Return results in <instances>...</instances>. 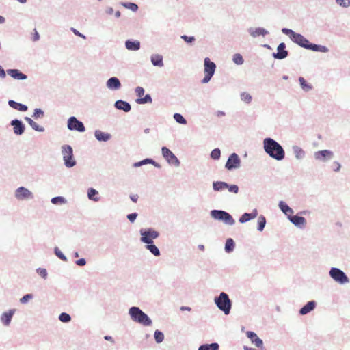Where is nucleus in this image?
Listing matches in <instances>:
<instances>
[{
	"label": "nucleus",
	"instance_id": "1",
	"mask_svg": "<svg viewBox=\"0 0 350 350\" xmlns=\"http://www.w3.org/2000/svg\"><path fill=\"white\" fill-rule=\"evenodd\" d=\"M282 32L284 35L288 36L292 42L304 49L314 52H329V49L326 46L311 43L303 35L299 33H296L291 29L284 27L282 29Z\"/></svg>",
	"mask_w": 350,
	"mask_h": 350
},
{
	"label": "nucleus",
	"instance_id": "2",
	"mask_svg": "<svg viewBox=\"0 0 350 350\" xmlns=\"http://www.w3.org/2000/svg\"><path fill=\"white\" fill-rule=\"evenodd\" d=\"M263 150L271 158L280 161L285 158V151L282 145L271 137L263 139Z\"/></svg>",
	"mask_w": 350,
	"mask_h": 350
},
{
	"label": "nucleus",
	"instance_id": "3",
	"mask_svg": "<svg viewBox=\"0 0 350 350\" xmlns=\"http://www.w3.org/2000/svg\"><path fill=\"white\" fill-rule=\"evenodd\" d=\"M128 313L131 319L138 324L143 326H151L152 325V321L149 316L137 306H131L129 309Z\"/></svg>",
	"mask_w": 350,
	"mask_h": 350
},
{
	"label": "nucleus",
	"instance_id": "4",
	"mask_svg": "<svg viewBox=\"0 0 350 350\" xmlns=\"http://www.w3.org/2000/svg\"><path fill=\"white\" fill-rule=\"evenodd\" d=\"M214 302L217 307L225 314H230L232 302L226 293L221 292L218 296L215 297Z\"/></svg>",
	"mask_w": 350,
	"mask_h": 350
},
{
	"label": "nucleus",
	"instance_id": "5",
	"mask_svg": "<svg viewBox=\"0 0 350 350\" xmlns=\"http://www.w3.org/2000/svg\"><path fill=\"white\" fill-rule=\"evenodd\" d=\"M329 277L336 283L345 285L350 282V279L347 274L338 267H331L329 271Z\"/></svg>",
	"mask_w": 350,
	"mask_h": 350
},
{
	"label": "nucleus",
	"instance_id": "6",
	"mask_svg": "<svg viewBox=\"0 0 350 350\" xmlns=\"http://www.w3.org/2000/svg\"><path fill=\"white\" fill-rule=\"evenodd\" d=\"M212 218L223 221L225 224L232 226L235 224V220L232 216L228 212L223 210H212L210 212Z\"/></svg>",
	"mask_w": 350,
	"mask_h": 350
},
{
	"label": "nucleus",
	"instance_id": "7",
	"mask_svg": "<svg viewBox=\"0 0 350 350\" xmlns=\"http://www.w3.org/2000/svg\"><path fill=\"white\" fill-rule=\"evenodd\" d=\"M62 154L64 165L68 168L74 167L77 162L74 159L73 150L70 145H64L62 146Z\"/></svg>",
	"mask_w": 350,
	"mask_h": 350
},
{
	"label": "nucleus",
	"instance_id": "8",
	"mask_svg": "<svg viewBox=\"0 0 350 350\" xmlns=\"http://www.w3.org/2000/svg\"><path fill=\"white\" fill-rule=\"evenodd\" d=\"M161 154L166 162L170 165L178 167L180 165V162L177 157L166 146L161 148Z\"/></svg>",
	"mask_w": 350,
	"mask_h": 350
},
{
	"label": "nucleus",
	"instance_id": "9",
	"mask_svg": "<svg viewBox=\"0 0 350 350\" xmlns=\"http://www.w3.org/2000/svg\"><path fill=\"white\" fill-rule=\"evenodd\" d=\"M139 234L142 243L156 239L159 237V232L152 228H141L139 230Z\"/></svg>",
	"mask_w": 350,
	"mask_h": 350
},
{
	"label": "nucleus",
	"instance_id": "10",
	"mask_svg": "<svg viewBox=\"0 0 350 350\" xmlns=\"http://www.w3.org/2000/svg\"><path fill=\"white\" fill-rule=\"evenodd\" d=\"M14 197L20 201L30 200L34 198L33 193L25 187H19L14 191Z\"/></svg>",
	"mask_w": 350,
	"mask_h": 350
},
{
	"label": "nucleus",
	"instance_id": "11",
	"mask_svg": "<svg viewBox=\"0 0 350 350\" xmlns=\"http://www.w3.org/2000/svg\"><path fill=\"white\" fill-rule=\"evenodd\" d=\"M67 128L70 131H77L81 133L85 131L83 123L75 116H71L68 119Z\"/></svg>",
	"mask_w": 350,
	"mask_h": 350
},
{
	"label": "nucleus",
	"instance_id": "12",
	"mask_svg": "<svg viewBox=\"0 0 350 350\" xmlns=\"http://www.w3.org/2000/svg\"><path fill=\"white\" fill-rule=\"evenodd\" d=\"M241 159L237 153H232L228 158V160L225 164V167L228 171H232L235 169H238L241 167Z\"/></svg>",
	"mask_w": 350,
	"mask_h": 350
},
{
	"label": "nucleus",
	"instance_id": "13",
	"mask_svg": "<svg viewBox=\"0 0 350 350\" xmlns=\"http://www.w3.org/2000/svg\"><path fill=\"white\" fill-rule=\"evenodd\" d=\"M334 157V154L332 150H323L314 152V158L316 161L323 163H326Z\"/></svg>",
	"mask_w": 350,
	"mask_h": 350
},
{
	"label": "nucleus",
	"instance_id": "14",
	"mask_svg": "<svg viewBox=\"0 0 350 350\" xmlns=\"http://www.w3.org/2000/svg\"><path fill=\"white\" fill-rule=\"evenodd\" d=\"M10 124L12 126L13 133L16 135H22L25 131V125L21 120L13 119L10 121Z\"/></svg>",
	"mask_w": 350,
	"mask_h": 350
},
{
	"label": "nucleus",
	"instance_id": "15",
	"mask_svg": "<svg viewBox=\"0 0 350 350\" xmlns=\"http://www.w3.org/2000/svg\"><path fill=\"white\" fill-rule=\"evenodd\" d=\"M288 55V51L286 50V44L281 42L277 47V52L273 53L272 56L276 59H284Z\"/></svg>",
	"mask_w": 350,
	"mask_h": 350
},
{
	"label": "nucleus",
	"instance_id": "16",
	"mask_svg": "<svg viewBox=\"0 0 350 350\" xmlns=\"http://www.w3.org/2000/svg\"><path fill=\"white\" fill-rule=\"evenodd\" d=\"M293 224L299 228H304L306 226V219L305 217L298 215L288 216V219Z\"/></svg>",
	"mask_w": 350,
	"mask_h": 350
},
{
	"label": "nucleus",
	"instance_id": "17",
	"mask_svg": "<svg viewBox=\"0 0 350 350\" xmlns=\"http://www.w3.org/2000/svg\"><path fill=\"white\" fill-rule=\"evenodd\" d=\"M247 337L250 340L256 347L263 349V341L260 339L257 334L252 331H247L246 332Z\"/></svg>",
	"mask_w": 350,
	"mask_h": 350
},
{
	"label": "nucleus",
	"instance_id": "18",
	"mask_svg": "<svg viewBox=\"0 0 350 350\" xmlns=\"http://www.w3.org/2000/svg\"><path fill=\"white\" fill-rule=\"evenodd\" d=\"M107 88L113 91L118 90L121 88L120 79L116 77H111L106 82Z\"/></svg>",
	"mask_w": 350,
	"mask_h": 350
},
{
	"label": "nucleus",
	"instance_id": "19",
	"mask_svg": "<svg viewBox=\"0 0 350 350\" xmlns=\"http://www.w3.org/2000/svg\"><path fill=\"white\" fill-rule=\"evenodd\" d=\"M7 74L10 75L12 78L16 80H26L27 79V75L22 72L21 70L16 68H10L6 70Z\"/></svg>",
	"mask_w": 350,
	"mask_h": 350
},
{
	"label": "nucleus",
	"instance_id": "20",
	"mask_svg": "<svg viewBox=\"0 0 350 350\" xmlns=\"http://www.w3.org/2000/svg\"><path fill=\"white\" fill-rule=\"evenodd\" d=\"M247 31L250 33V35L254 38L260 36L265 37V36L269 34V31L263 27H250L247 29Z\"/></svg>",
	"mask_w": 350,
	"mask_h": 350
},
{
	"label": "nucleus",
	"instance_id": "21",
	"mask_svg": "<svg viewBox=\"0 0 350 350\" xmlns=\"http://www.w3.org/2000/svg\"><path fill=\"white\" fill-rule=\"evenodd\" d=\"M317 302L314 300L309 301L305 304L303 307H301L299 310V313L300 315H306L310 312L311 311L314 310L316 308Z\"/></svg>",
	"mask_w": 350,
	"mask_h": 350
},
{
	"label": "nucleus",
	"instance_id": "22",
	"mask_svg": "<svg viewBox=\"0 0 350 350\" xmlns=\"http://www.w3.org/2000/svg\"><path fill=\"white\" fill-rule=\"evenodd\" d=\"M204 73H209L211 75H214L216 69V64L213 62L211 61V59L208 57H206L204 59Z\"/></svg>",
	"mask_w": 350,
	"mask_h": 350
},
{
	"label": "nucleus",
	"instance_id": "23",
	"mask_svg": "<svg viewBox=\"0 0 350 350\" xmlns=\"http://www.w3.org/2000/svg\"><path fill=\"white\" fill-rule=\"evenodd\" d=\"M15 310L11 309L3 312L1 316V321L5 326L10 325L12 319L14 314Z\"/></svg>",
	"mask_w": 350,
	"mask_h": 350
},
{
	"label": "nucleus",
	"instance_id": "24",
	"mask_svg": "<svg viewBox=\"0 0 350 350\" xmlns=\"http://www.w3.org/2000/svg\"><path fill=\"white\" fill-rule=\"evenodd\" d=\"M114 107L118 110L123 111L124 112H129L131 109L130 103L123 100H116L114 103Z\"/></svg>",
	"mask_w": 350,
	"mask_h": 350
},
{
	"label": "nucleus",
	"instance_id": "25",
	"mask_svg": "<svg viewBox=\"0 0 350 350\" xmlns=\"http://www.w3.org/2000/svg\"><path fill=\"white\" fill-rule=\"evenodd\" d=\"M141 43L139 40L129 39L125 41V47L129 51H136L139 50Z\"/></svg>",
	"mask_w": 350,
	"mask_h": 350
},
{
	"label": "nucleus",
	"instance_id": "26",
	"mask_svg": "<svg viewBox=\"0 0 350 350\" xmlns=\"http://www.w3.org/2000/svg\"><path fill=\"white\" fill-rule=\"evenodd\" d=\"M8 105L11 108L21 112H25L28 110V107L26 105L18 103L14 100H9L8 101Z\"/></svg>",
	"mask_w": 350,
	"mask_h": 350
},
{
	"label": "nucleus",
	"instance_id": "27",
	"mask_svg": "<svg viewBox=\"0 0 350 350\" xmlns=\"http://www.w3.org/2000/svg\"><path fill=\"white\" fill-rule=\"evenodd\" d=\"M94 137L98 142H106L111 139V135L100 130L94 131Z\"/></svg>",
	"mask_w": 350,
	"mask_h": 350
},
{
	"label": "nucleus",
	"instance_id": "28",
	"mask_svg": "<svg viewBox=\"0 0 350 350\" xmlns=\"http://www.w3.org/2000/svg\"><path fill=\"white\" fill-rule=\"evenodd\" d=\"M278 207L280 211L287 217L291 216L294 213V211L285 202L280 201L278 203Z\"/></svg>",
	"mask_w": 350,
	"mask_h": 350
},
{
	"label": "nucleus",
	"instance_id": "29",
	"mask_svg": "<svg viewBox=\"0 0 350 350\" xmlns=\"http://www.w3.org/2000/svg\"><path fill=\"white\" fill-rule=\"evenodd\" d=\"M292 150L297 160H302L306 157V152L299 146L293 145Z\"/></svg>",
	"mask_w": 350,
	"mask_h": 350
},
{
	"label": "nucleus",
	"instance_id": "30",
	"mask_svg": "<svg viewBox=\"0 0 350 350\" xmlns=\"http://www.w3.org/2000/svg\"><path fill=\"white\" fill-rule=\"evenodd\" d=\"M150 61L154 66L163 67L164 66L163 57L161 55L152 54L150 56Z\"/></svg>",
	"mask_w": 350,
	"mask_h": 350
},
{
	"label": "nucleus",
	"instance_id": "31",
	"mask_svg": "<svg viewBox=\"0 0 350 350\" xmlns=\"http://www.w3.org/2000/svg\"><path fill=\"white\" fill-rule=\"evenodd\" d=\"M24 120L29 124V126L36 131L38 132H44L45 129L38 124L35 121H33L31 118L27 116L24 118Z\"/></svg>",
	"mask_w": 350,
	"mask_h": 350
},
{
	"label": "nucleus",
	"instance_id": "32",
	"mask_svg": "<svg viewBox=\"0 0 350 350\" xmlns=\"http://www.w3.org/2000/svg\"><path fill=\"white\" fill-rule=\"evenodd\" d=\"M298 80L299 82L300 87L303 91L307 92L312 90L313 86L312 85V84L308 83L303 77H299Z\"/></svg>",
	"mask_w": 350,
	"mask_h": 350
},
{
	"label": "nucleus",
	"instance_id": "33",
	"mask_svg": "<svg viewBox=\"0 0 350 350\" xmlns=\"http://www.w3.org/2000/svg\"><path fill=\"white\" fill-rule=\"evenodd\" d=\"M226 183L224 181L213 182V189L215 191L221 192L226 189Z\"/></svg>",
	"mask_w": 350,
	"mask_h": 350
},
{
	"label": "nucleus",
	"instance_id": "34",
	"mask_svg": "<svg viewBox=\"0 0 350 350\" xmlns=\"http://www.w3.org/2000/svg\"><path fill=\"white\" fill-rule=\"evenodd\" d=\"M235 247V242L232 238H228L226 241L224 250L226 253H231Z\"/></svg>",
	"mask_w": 350,
	"mask_h": 350
},
{
	"label": "nucleus",
	"instance_id": "35",
	"mask_svg": "<svg viewBox=\"0 0 350 350\" xmlns=\"http://www.w3.org/2000/svg\"><path fill=\"white\" fill-rule=\"evenodd\" d=\"M98 192L94 188H89L88 189V197L90 200L94 202H98L100 200V198L98 197Z\"/></svg>",
	"mask_w": 350,
	"mask_h": 350
},
{
	"label": "nucleus",
	"instance_id": "36",
	"mask_svg": "<svg viewBox=\"0 0 350 350\" xmlns=\"http://www.w3.org/2000/svg\"><path fill=\"white\" fill-rule=\"evenodd\" d=\"M219 345L217 342H212L200 345L198 350H219Z\"/></svg>",
	"mask_w": 350,
	"mask_h": 350
},
{
	"label": "nucleus",
	"instance_id": "37",
	"mask_svg": "<svg viewBox=\"0 0 350 350\" xmlns=\"http://www.w3.org/2000/svg\"><path fill=\"white\" fill-rule=\"evenodd\" d=\"M139 161H140L141 166L147 165V164H151L157 168L161 167V165L159 163L156 162L153 159H151V158H146Z\"/></svg>",
	"mask_w": 350,
	"mask_h": 350
},
{
	"label": "nucleus",
	"instance_id": "38",
	"mask_svg": "<svg viewBox=\"0 0 350 350\" xmlns=\"http://www.w3.org/2000/svg\"><path fill=\"white\" fill-rule=\"evenodd\" d=\"M266 222L267 221H266L265 217L262 215H260L258 217V221H257V223H258L257 230L260 232H262L265 227Z\"/></svg>",
	"mask_w": 350,
	"mask_h": 350
},
{
	"label": "nucleus",
	"instance_id": "39",
	"mask_svg": "<svg viewBox=\"0 0 350 350\" xmlns=\"http://www.w3.org/2000/svg\"><path fill=\"white\" fill-rule=\"evenodd\" d=\"M145 248L148 250L152 255L158 257L161 255L159 249L155 245H145Z\"/></svg>",
	"mask_w": 350,
	"mask_h": 350
},
{
	"label": "nucleus",
	"instance_id": "40",
	"mask_svg": "<svg viewBox=\"0 0 350 350\" xmlns=\"http://www.w3.org/2000/svg\"><path fill=\"white\" fill-rule=\"evenodd\" d=\"M51 202L53 204H64L67 202L66 199L62 196H55L51 198Z\"/></svg>",
	"mask_w": 350,
	"mask_h": 350
},
{
	"label": "nucleus",
	"instance_id": "41",
	"mask_svg": "<svg viewBox=\"0 0 350 350\" xmlns=\"http://www.w3.org/2000/svg\"><path fill=\"white\" fill-rule=\"evenodd\" d=\"M121 5L124 8L129 9L134 12H137L139 8L138 5L136 3L132 2H122Z\"/></svg>",
	"mask_w": 350,
	"mask_h": 350
},
{
	"label": "nucleus",
	"instance_id": "42",
	"mask_svg": "<svg viewBox=\"0 0 350 350\" xmlns=\"http://www.w3.org/2000/svg\"><path fill=\"white\" fill-rule=\"evenodd\" d=\"M152 102V99L149 94H146L143 98L141 97L136 99L137 104L151 103Z\"/></svg>",
	"mask_w": 350,
	"mask_h": 350
},
{
	"label": "nucleus",
	"instance_id": "43",
	"mask_svg": "<svg viewBox=\"0 0 350 350\" xmlns=\"http://www.w3.org/2000/svg\"><path fill=\"white\" fill-rule=\"evenodd\" d=\"M173 118L174 120L178 124H186L187 123L186 119L180 113H175L173 115Z\"/></svg>",
	"mask_w": 350,
	"mask_h": 350
},
{
	"label": "nucleus",
	"instance_id": "44",
	"mask_svg": "<svg viewBox=\"0 0 350 350\" xmlns=\"http://www.w3.org/2000/svg\"><path fill=\"white\" fill-rule=\"evenodd\" d=\"M44 116V111L40 108H36L34 109L32 117L34 119H41Z\"/></svg>",
	"mask_w": 350,
	"mask_h": 350
},
{
	"label": "nucleus",
	"instance_id": "45",
	"mask_svg": "<svg viewBox=\"0 0 350 350\" xmlns=\"http://www.w3.org/2000/svg\"><path fill=\"white\" fill-rule=\"evenodd\" d=\"M59 320L62 323H69L71 321V316L66 312H62L58 317Z\"/></svg>",
	"mask_w": 350,
	"mask_h": 350
},
{
	"label": "nucleus",
	"instance_id": "46",
	"mask_svg": "<svg viewBox=\"0 0 350 350\" xmlns=\"http://www.w3.org/2000/svg\"><path fill=\"white\" fill-rule=\"evenodd\" d=\"M154 338L157 343H161L164 340V334L161 331L156 330L154 333Z\"/></svg>",
	"mask_w": 350,
	"mask_h": 350
},
{
	"label": "nucleus",
	"instance_id": "47",
	"mask_svg": "<svg viewBox=\"0 0 350 350\" xmlns=\"http://www.w3.org/2000/svg\"><path fill=\"white\" fill-rule=\"evenodd\" d=\"M226 189H228V191L230 193H234V194L238 193L239 191V188L237 185H234V184L230 185L227 183H226Z\"/></svg>",
	"mask_w": 350,
	"mask_h": 350
},
{
	"label": "nucleus",
	"instance_id": "48",
	"mask_svg": "<svg viewBox=\"0 0 350 350\" xmlns=\"http://www.w3.org/2000/svg\"><path fill=\"white\" fill-rule=\"evenodd\" d=\"M54 254L62 261L67 262V257L62 253V252L59 250V247H55L54 248Z\"/></svg>",
	"mask_w": 350,
	"mask_h": 350
},
{
	"label": "nucleus",
	"instance_id": "49",
	"mask_svg": "<svg viewBox=\"0 0 350 350\" xmlns=\"http://www.w3.org/2000/svg\"><path fill=\"white\" fill-rule=\"evenodd\" d=\"M241 100L247 104H250L252 100V96L247 92H242L241 94Z\"/></svg>",
	"mask_w": 350,
	"mask_h": 350
},
{
	"label": "nucleus",
	"instance_id": "50",
	"mask_svg": "<svg viewBox=\"0 0 350 350\" xmlns=\"http://www.w3.org/2000/svg\"><path fill=\"white\" fill-rule=\"evenodd\" d=\"M232 61L237 65H242L244 62L243 56L239 53H236L233 55Z\"/></svg>",
	"mask_w": 350,
	"mask_h": 350
},
{
	"label": "nucleus",
	"instance_id": "51",
	"mask_svg": "<svg viewBox=\"0 0 350 350\" xmlns=\"http://www.w3.org/2000/svg\"><path fill=\"white\" fill-rule=\"evenodd\" d=\"M211 158L213 160H219L221 157V150L219 148H216L211 152Z\"/></svg>",
	"mask_w": 350,
	"mask_h": 350
},
{
	"label": "nucleus",
	"instance_id": "52",
	"mask_svg": "<svg viewBox=\"0 0 350 350\" xmlns=\"http://www.w3.org/2000/svg\"><path fill=\"white\" fill-rule=\"evenodd\" d=\"M337 5L339 6L347 8L350 7V0H335Z\"/></svg>",
	"mask_w": 350,
	"mask_h": 350
},
{
	"label": "nucleus",
	"instance_id": "53",
	"mask_svg": "<svg viewBox=\"0 0 350 350\" xmlns=\"http://www.w3.org/2000/svg\"><path fill=\"white\" fill-rule=\"evenodd\" d=\"M250 220H252V219L249 213H245L239 217V221L241 224H244Z\"/></svg>",
	"mask_w": 350,
	"mask_h": 350
},
{
	"label": "nucleus",
	"instance_id": "54",
	"mask_svg": "<svg viewBox=\"0 0 350 350\" xmlns=\"http://www.w3.org/2000/svg\"><path fill=\"white\" fill-rule=\"evenodd\" d=\"M36 273L43 279L46 280L47 278L48 273L46 269L38 268L36 269Z\"/></svg>",
	"mask_w": 350,
	"mask_h": 350
},
{
	"label": "nucleus",
	"instance_id": "55",
	"mask_svg": "<svg viewBox=\"0 0 350 350\" xmlns=\"http://www.w3.org/2000/svg\"><path fill=\"white\" fill-rule=\"evenodd\" d=\"M180 38L188 44H192L196 40L194 36H188L187 35H183L180 36Z\"/></svg>",
	"mask_w": 350,
	"mask_h": 350
},
{
	"label": "nucleus",
	"instance_id": "56",
	"mask_svg": "<svg viewBox=\"0 0 350 350\" xmlns=\"http://www.w3.org/2000/svg\"><path fill=\"white\" fill-rule=\"evenodd\" d=\"M32 298H33L32 294H30V293L26 294L22 298L20 299V302L21 304H26L27 301H29Z\"/></svg>",
	"mask_w": 350,
	"mask_h": 350
},
{
	"label": "nucleus",
	"instance_id": "57",
	"mask_svg": "<svg viewBox=\"0 0 350 350\" xmlns=\"http://www.w3.org/2000/svg\"><path fill=\"white\" fill-rule=\"evenodd\" d=\"M135 92L139 98H141L144 94V89L142 87L138 86L135 88Z\"/></svg>",
	"mask_w": 350,
	"mask_h": 350
},
{
	"label": "nucleus",
	"instance_id": "58",
	"mask_svg": "<svg viewBox=\"0 0 350 350\" xmlns=\"http://www.w3.org/2000/svg\"><path fill=\"white\" fill-rule=\"evenodd\" d=\"M137 216H138V214L137 213H132L127 215L126 217L131 223H133L135 221Z\"/></svg>",
	"mask_w": 350,
	"mask_h": 350
},
{
	"label": "nucleus",
	"instance_id": "59",
	"mask_svg": "<svg viewBox=\"0 0 350 350\" xmlns=\"http://www.w3.org/2000/svg\"><path fill=\"white\" fill-rule=\"evenodd\" d=\"M213 75H211L209 73H204V77L202 81V83H206L208 82H209L211 79V78L213 77Z\"/></svg>",
	"mask_w": 350,
	"mask_h": 350
},
{
	"label": "nucleus",
	"instance_id": "60",
	"mask_svg": "<svg viewBox=\"0 0 350 350\" xmlns=\"http://www.w3.org/2000/svg\"><path fill=\"white\" fill-rule=\"evenodd\" d=\"M332 165H333V170L335 172H338L340 170L341 165L339 162L334 161Z\"/></svg>",
	"mask_w": 350,
	"mask_h": 350
},
{
	"label": "nucleus",
	"instance_id": "61",
	"mask_svg": "<svg viewBox=\"0 0 350 350\" xmlns=\"http://www.w3.org/2000/svg\"><path fill=\"white\" fill-rule=\"evenodd\" d=\"M40 36L39 33L37 31L36 29H34L33 36H32V40L33 42H37L40 40Z\"/></svg>",
	"mask_w": 350,
	"mask_h": 350
},
{
	"label": "nucleus",
	"instance_id": "62",
	"mask_svg": "<svg viewBox=\"0 0 350 350\" xmlns=\"http://www.w3.org/2000/svg\"><path fill=\"white\" fill-rule=\"evenodd\" d=\"M70 30L73 32V33L79 37H81L83 39H85L86 37L85 35L82 34L81 33H80L78 30H77L76 29H75L74 27H71L70 28Z\"/></svg>",
	"mask_w": 350,
	"mask_h": 350
},
{
	"label": "nucleus",
	"instance_id": "63",
	"mask_svg": "<svg viewBox=\"0 0 350 350\" xmlns=\"http://www.w3.org/2000/svg\"><path fill=\"white\" fill-rule=\"evenodd\" d=\"M86 260L83 258H80L75 261V264L78 266L83 267L86 265Z\"/></svg>",
	"mask_w": 350,
	"mask_h": 350
},
{
	"label": "nucleus",
	"instance_id": "64",
	"mask_svg": "<svg viewBox=\"0 0 350 350\" xmlns=\"http://www.w3.org/2000/svg\"><path fill=\"white\" fill-rule=\"evenodd\" d=\"M250 215L251 219H253L258 216V212L256 208L252 210L251 213H249Z\"/></svg>",
	"mask_w": 350,
	"mask_h": 350
}]
</instances>
